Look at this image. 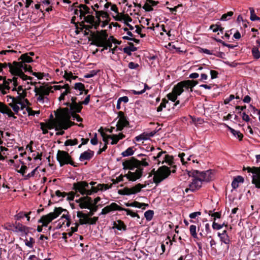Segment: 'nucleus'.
<instances>
[{
	"instance_id": "obj_1",
	"label": "nucleus",
	"mask_w": 260,
	"mask_h": 260,
	"mask_svg": "<svg viewBox=\"0 0 260 260\" xmlns=\"http://www.w3.org/2000/svg\"><path fill=\"white\" fill-rule=\"evenodd\" d=\"M31 79L23 80L20 76L14 75L12 79H9L8 81L9 84L11 83L14 88L12 91H16L18 95L16 97L10 95L7 96V102L8 105L12 108L15 114H18L20 110H23L29 104L27 99H25L26 95V92L22 88V86L20 85L17 88V86L20 84V81H26L27 84L31 82Z\"/></svg>"
},
{
	"instance_id": "obj_2",
	"label": "nucleus",
	"mask_w": 260,
	"mask_h": 260,
	"mask_svg": "<svg viewBox=\"0 0 260 260\" xmlns=\"http://www.w3.org/2000/svg\"><path fill=\"white\" fill-rule=\"evenodd\" d=\"M76 113L78 112L71 110L70 107V109L68 108H64L57 110L56 113V127L60 129H68L75 125V122L71 121V117L74 120L82 121V118Z\"/></svg>"
},
{
	"instance_id": "obj_3",
	"label": "nucleus",
	"mask_w": 260,
	"mask_h": 260,
	"mask_svg": "<svg viewBox=\"0 0 260 260\" xmlns=\"http://www.w3.org/2000/svg\"><path fill=\"white\" fill-rule=\"evenodd\" d=\"M189 177H192L191 182L189 184L188 187L185 189L186 192L188 191H194L199 189L202 186L203 182H208L211 180L213 175L211 170L206 171H199L196 170L186 171Z\"/></svg>"
},
{
	"instance_id": "obj_4",
	"label": "nucleus",
	"mask_w": 260,
	"mask_h": 260,
	"mask_svg": "<svg viewBox=\"0 0 260 260\" xmlns=\"http://www.w3.org/2000/svg\"><path fill=\"white\" fill-rule=\"evenodd\" d=\"M19 59L21 61L19 62L14 61L13 64L9 63V68L10 72L13 75L18 76L23 80L31 79V77H28L23 73L25 72H31V67L27 65L26 63H30L32 61L31 57L28 55V53L21 55Z\"/></svg>"
},
{
	"instance_id": "obj_5",
	"label": "nucleus",
	"mask_w": 260,
	"mask_h": 260,
	"mask_svg": "<svg viewBox=\"0 0 260 260\" xmlns=\"http://www.w3.org/2000/svg\"><path fill=\"white\" fill-rule=\"evenodd\" d=\"M93 11L85 5L81 4L78 8L75 10V14L79 16L80 26L82 29H85V34H88L86 31H91V25L94 20V16L92 15Z\"/></svg>"
},
{
	"instance_id": "obj_6",
	"label": "nucleus",
	"mask_w": 260,
	"mask_h": 260,
	"mask_svg": "<svg viewBox=\"0 0 260 260\" xmlns=\"http://www.w3.org/2000/svg\"><path fill=\"white\" fill-rule=\"evenodd\" d=\"M73 189L82 196H90L99 190H107L109 188L107 184H98L96 187H90L86 181H79L73 184Z\"/></svg>"
},
{
	"instance_id": "obj_7",
	"label": "nucleus",
	"mask_w": 260,
	"mask_h": 260,
	"mask_svg": "<svg viewBox=\"0 0 260 260\" xmlns=\"http://www.w3.org/2000/svg\"><path fill=\"white\" fill-rule=\"evenodd\" d=\"M93 42L96 46L103 47L102 51L107 50L108 48H111L112 43L119 44V42L113 36H110L108 38V35L106 30L97 31L96 34L93 37Z\"/></svg>"
},
{
	"instance_id": "obj_8",
	"label": "nucleus",
	"mask_w": 260,
	"mask_h": 260,
	"mask_svg": "<svg viewBox=\"0 0 260 260\" xmlns=\"http://www.w3.org/2000/svg\"><path fill=\"white\" fill-rule=\"evenodd\" d=\"M51 88L48 86L41 85L36 86L34 89L35 98L38 103L43 104H48L49 100L48 97L51 92Z\"/></svg>"
},
{
	"instance_id": "obj_9",
	"label": "nucleus",
	"mask_w": 260,
	"mask_h": 260,
	"mask_svg": "<svg viewBox=\"0 0 260 260\" xmlns=\"http://www.w3.org/2000/svg\"><path fill=\"white\" fill-rule=\"evenodd\" d=\"M151 160L154 161V162L157 165L166 164L169 166H173L174 168L172 172H175V166L174 165V158L172 155L167 154L166 151H159L156 156H153L151 157Z\"/></svg>"
},
{
	"instance_id": "obj_10",
	"label": "nucleus",
	"mask_w": 260,
	"mask_h": 260,
	"mask_svg": "<svg viewBox=\"0 0 260 260\" xmlns=\"http://www.w3.org/2000/svg\"><path fill=\"white\" fill-rule=\"evenodd\" d=\"M150 161V159L149 157L142 158L141 160H138L134 157H132L123 161L122 165L124 169L134 170L137 167L142 168V166H149Z\"/></svg>"
},
{
	"instance_id": "obj_11",
	"label": "nucleus",
	"mask_w": 260,
	"mask_h": 260,
	"mask_svg": "<svg viewBox=\"0 0 260 260\" xmlns=\"http://www.w3.org/2000/svg\"><path fill=\"white\" fill-rule=\"evenodd\" d=\"M171 172L170 168L167 166H163L159 167L156 171L154 169L152 171L153 176V181L155 184H158L167 178Z\"/></svg>"
},
{
	"instance_id": "obj_12",
	"label": "nucleus",
	"mask_w": 260,
	"mask_h": 260,
	"mask_svg": "<svg viewBox=\"0 0 260 260\" xmlns=\"http://www.w3.org/2000/svg\"><path fill=\"white\" fill-rule=\"evenodd\" d=\"M62 210L63 209L60 207L55 208L53 212L42 216L38 222L42 223V226H47L50 222L61 214Z\"/></svg>"
},
{
	"instance_id": "obj_13",
	"label": "nucleus",
	"mask_w": 260,
	"mask_h": 260,
	"mask_svg": "<svg viewBox=\"0 0 260 260\" xmlns=\"http://www.w3.org/2000/svg\"><path fill=\"white\" fill-rule=\"evenodd\" d=\"M77 98L76 97L72 96L71 98V101L66 102L63 104L64 105L69 106L71 110L74 111L80 112L82 108V105H87L90 101V95H88L86 97L84 100L81 102L77 103L76 101Z\"/></svg>"
},
{
	"instance_id": "obj_14",
	"label": "nucleus",
	"mask_w": 260,
	"mask_h": 260,
	"mask_svg": "<svg viewBox=\"0 0 260 260\" xmlns=\"http://www.w3.org/2000/svg\"><path fill=\"white\" fill-rule=\"evenodd\" d=\"M187 90L188 89L186 88L183 82L181 81L174 86L172 91L167 95V97L169 100L175 102L178 96L180 95L183 92Z\"/></svg>"
},
{
	"instance_id": "obj_15",
	"label": "nucleus",
	"mask_w": 260,
	"mask_h": 260,
	"mask_svg": "<svg viewBox=\"0 0 260 260\" xmlns=\"http://www.w3.org/2000/svg\"><path fill=\"white\" fill-rule=\"evenodd\" d=\"M102 20H110L109 14L105 11H96V15L95 16H94V20L91 25V29L93 28L97 29L100 26Z\"/></svg>"
},
{
	"instance_id": "obj_16",
	"label": "nucleus",
	"mask_w": 260,
	"mask_h": 260,
	"mask_svg": "<svg viewBox=\"0 0 260 260\" xmlns=\"http://www.w3.org/2000/svg\"><path fill=\"white\" fill-rule=\"evenodd\" d=\"M56 158L57 161L59 163L60 167L68 164H70L73 166H76L74 162L72 159L71 156L67 151L58 150L57 153Z\"/></svg>"
},
{
	"instance_id": "obj_17",
	"label": "nucleus",
	"mask_w": 260,
	"mask_h": 260,
	"mask_svg": "<svg viewBox=\"0 0 260 260\" xmlns=\"http://www.w3.org/2000/svg\"><path fill=\"white\" fill-rule=\"evenodd\" d=\"M145 186V185L138 183L131 188L125 187L122 189H119L118 193L120 195L130 196L140 192L141 189Z\"/></svg>"
},
{
	"instance_id": "obj_18",
	"label": "nucleus",
	"mask_w": 260,
	"mask_h": 260,
	"mask_svg": "<svg viewBox=\"0 0 260 260\" xmlns=\"http://www.w3.org/2000/svg\"><path fill=\"white\" fill-rule=\"evenodd\" d=\"M77 216L79 218V222L80 224H94L98 220V217H93L92 218L88 217V215L81 211L77 212Z\"/></svg>"
},
{
	"instance_id": "obj_19",
	"label": "nucleus",
	"mask_w": 260,
	"mask_h": 260,
	"mask_svg": "<svg viewBox=\"0 0 260 260\" xmlns=\"http://www.w3.org/2000/svg\"><path fill=\"white\" fill-rule=\"evenodd\" d=\"M246 170L248 172L253 174L252 183L255 185L256 187L260 188V167H248Z\"/></svg>"
},
{
	"instance_id": "obj_20",
	"label": "nucleus",
	"mask_w": 260,
	"mask_h": 260,
	"mask_svg": "<svg viewBox=\"0 0 260 260\" xmlns=\"http://www.w3.org/2000/svg\"><path fill=\"white\" fill-rule=\"evenodd\" d=\"M143 169L142 168H136L134 170H129L125 176L129 181H135L140 179L143 174Z\"/></svg>"
},
{
	"instance_id": "obj_21",
	"label": "nucleus",
	"mask_w": 260,
	"mask_h": 260,
	"mask_svg": "<svg viewBox=\"0 0 260 260\" xmlns=\"http://www.w3.org/2000/svg\"><path fill=\"white\" fill-rule=\"evenodd\" d=\"M118 120L116 123V131H121L124 127L129 125V122L127 118L125 116L124 113L120 111L118 114Z\"/></svg>"
},
{
	"instance_id": "obj_22",
	"label": "nucleus",
	"mask_w": 260,
	"mask_h": 260,
	"mask_svg": "<svg viewBox=\"0 0 260 260\" xmlns=\"http://www.w3.org/2000/svg\"><path fill=\"white\" fill-rule=\"evenodd\" d=\"M62 212H63V213L58 220V226L59 228L69 227L71 224L70 216L66 210L63 209Z\"/></svg>"
},
{
	"instance_id": "obj_23",
	"label": "nucleus",
	"mask_w": 260,
	"mask_h": 260,
	"mask_svg": "<svg viewBox=\"0 0 260 260\" xmlns=\"http://www.w3.org/2000/svg\"><path fill=\"white\" fill-rule=\"evenodd\" d=\"M76 202L79 204V206L81 209H87L90 207L93 202V200L91 198L86 196L85 197H81L78 200H76Z\"/></svg>"
},
{
	"instance_id": "obj_24",
	"label": "nucleus",
	"mask_w": 260,
	"mask_h": 260,
	"mask_svg": "<svg viewBox=\"0 0 260 260\" xmlns=\"http://www.w3.org/2000/svg\"><path fill=\"white\" fill-rule=\"evenodd\" d=\"M121 209H122V208L116 203H112L110 205L106 206L102 210L100 215H105L116 210L121 211Z\"/></svg>"
},
{
	"instance_id": "obj_25",
	"label": "nucleus",
	"mask_w": 260,
	"mask_h": 260,
	"mask_svg": "<svg viewBox=\"0 0 260 260\" xmlns=\"http://www.w3.org/2000/svg\"><path fill=\"white\" fill-rule=\"evenodd\" d=\"M218 236L219 237L220 241L227 245V248H229L231 240L227 234L226 231H223L222 233H218Z\"/></svg>"
},
{
	"instance_id": "obj_26",
	"label": "nucleus",
	"mask_w": 260,
	"mask_h": 260,
	"mask_svg": "<svg viewBox=\"0 0 260 260\" xmlns=\"http://www.w3.org/2000/svg\"><path fill=\"white\" fill-rule=\"evenodd\" d=\"M0 112L2 113L6 114L9 117H13L14 118H16L14 116V113L12 111L11 109L3 103L0 106Z\"/></svg>"
},
{
	"instance_id": "obj_27",
	"label": "nucleus",
	"mask_w": 260,
	"mask_h": 260,
	"mask_svg": "<svg viewBox=\"0 0 260 260\" xmlns=\"http://www.w3.org/2000/svg\"><path fill=\"white\" fill-rule=\"evenodd\" d=\"M125 205L126 207H133L138 208H142L143 209H145L146 207L148 206L147 204L139 203L137 201H134L132 203H126Z\"/></svg>"
},
{
	"instance_id": "obj_28",
	"label": "nucleus",
	"mask_w": 260,
	"mask_h": 260,
	"mask_svg": "<svg viewBox=\"0 0 260 260\" xmlns=\"http://www.w3.org/2000/svg\"><path fill=\"white\" fill-rule=\"evenodd\" d=\"M93 155H94V152L92 151H91L90 150H88L86 151L81 154L80 157H79V159L81 161L89 160L92 157Z\"/></svg>"
},
{
	"instance_id": "obj_29",
	"label": "nucleus",
	"mask_w": 260,
	"mask_h": 260,
	"mask_svg": "<svg viewBox=\"0 0 260 260\" xmlns=\"http://www.w3.org/2000/svg\"><path fill=\"white\" fill-rule=\"evenodd\" d=\"M14 232H20L22 233H27L28 232V228L19 222H16L15 223V229L14 230Z\"/></svg>"
},
{
	"instance_id": "obj_30",
	"label": "nucleus",
	"mask_w": 260,
	"mask_h": 260,
	"mask_svg": "<svg viewBox=\"0 0 260 260\" xmlns=\"http://www.w3.org/2000/svg\"><path fill=\"white\" fill-rule=\"evenodd\" d=\"M244 182V178L241 176H238L234 178L232 182V186L234 189H236L239 186L240 183H242Z\"/></svg>"
},
{
	"instance_id": "obj_31",
	"label": "nucleus",
	"mask_w": 260,
	"mask_h": 260,
	"mask_svg": "<svg viewBox=\"0 0 260 260\" xmlns=\"http://www.w3.org/2000/svg\"><path fill=\"white\" fill-rule=\"evenodd\" d=\"M113 228L116 229L119 231H125L126 229V226L125 225V224L122 221L120 220H118L114 222Z\"/></svg>"
},
{
	"instance_id": "obj_32",
	"label": "nucleus",
	"mask_w": 260,
	"mask_h": 260,
	"mask_svg": "<svg viewBox=\"0 0 260 260\" xmlns=\"http://www.w3.org/2000/svg\"><path fill=\"white\" fill-rule=\"evenodd\" d=\"M61 92L60 96L58 98V100L61 102L65 100V96L71 92V88L69 84H67L66 88H64Z\"/></svg>"
},
{
	"instance_id": "obj_33",
	"label": "nucleus",
	"mask_w": 260,
	"mask_h": 260,
	"mask_svg": "<svg viewBox=\"0 0 260 260\" xmlns=\"http://www.w3.org/2000/svg\"><path fill=\"white\" fill-rule=\"evenodd\" d=\"M184 84H185L186 88L188 90L190 89V92L192 91V88L195 86L197 84L198 82L197 81L194 80H185L183 81Z\"/></svg>"
},
{
	"instance_id": "obj_34",
	"label": "nucleus",
	"mask_w": 260,
	"mask_h": 260,
	"mask_svg": "<svg viewBox=\"0 0 260 260\" xmlns=\"http://www.w3.org/2000/svg\"><path fill=\"white\" fill-rule=\"evenodd\" d=\"M10 88L9 83L6 81H4L3 84H0V91L3 94H6L7 91L9 90Z\"/></svg>"
},
{
	"instance_id": "obj_35",
	"label": "nucleus",
	"mask_w": 260,
	"mask_h": 260,
	"mask_svg": "<svg viewBox=\"0 0 260 260\" xmlns=\"http://www.w3.org/2000/svg\"><path fill=\"white\" fill-rule=\"evenodd\" d=\"M189 232L191 236L194 238L200 239L197 233V226L195 225H191L189 226Z\"/></svg>"
},
{
	"instance_id": "obj_36",
	"label": "nucleus",
	"mask_w": 260,
	"mask_h": 260,
	"mask_svg": "<svg viewBox=\"0 0 260 260\" xmlns=\"http://www.w3.org/2000/svg\"><path fill=\"white\" fill-rule=\"evenodd\" d=\"M210 29H212L213 32H217L219 31L220 32H222L224 28L221 26V24L219 23H217L216 24H212L210 26Z\"/></svg>"
},
{
	"instance_id": "obj_37",
	"label": "nucleus",
	"mask_w": 260,
	"mask_h": 260,
	"mask_svg": "<svg viewBox=\"0 0 260 260\" xmlns=\"http://www.w3.org/2000/svg\"><path fill=\"white\" fill-rule=\"evenodd\" d=\"M228 129L230 130L231 133L236 137L238 138L239 140H241L243 138V135L238 131H236L232 127L228 126Z\"/></svg>"
},
{
	"instance_id": "obj_38",
	"label": "nucleus",
	"mask_w": 260,
	"mask_h": 260,
	"mask_svg": "<svg viewBox=\"0 0 260 260\" xmlns=\"http://www.w3.org/2000/svg\"><path fill=\"white\" fill-rule=\"evenodd\" d=\"M137 48L135 47L133 45L124 47L123 48V52L125 53H126L128 55H131L132 52H134L136 51Z\"/></svg>"
},
{
	"instance_id": "obj_39",
	"label": "nucleus",
	"mask_w": 260,
	"mask_h": 260,
	"mask_svg": "<svg viewBox=\"0 0 260 260\" xmlns=\"http://www.w3.org/2000/svg\"><path fill=\"white\" fill-rule=\"evenodd\" d=\"M63 76L67 81L70 82H71L72 80H75L77 78V76H74L72 72H68L67 71L64 72Z\"/></svg>"
},
{
	"instance_id": "obj_40",
	"label": "nucleus",
	"mask_w": 260,
	"mask_h": 260,
	"mask_svg": "<svg viewBox=\"0 0 260 260\" xmlns=\"http://www.w3.org/2000/svg\"><path fill=\"white\" fill-rule=\"evenodd\" d=\"M198 231L199 233V236L201 237H205L206 236L205 232L204 223H200L198 224Z\"/></svg>"
},
{
	"instance_id": "obj_41",
	"label": "nucleus",
	"mask_w": 260,
	"mask_h": 260,
	"mask_svg": "<svg viewBox=\"0 0 260 260\" xmlns=\"http://www.w3.org/2000/svg\"><path fill=\"white\" fill-rule=\"evenodd\" d=\"M26 246L30 248L34 247V244L35 242V239L32 237H29L28 239L26 238L24 240Z\"/></svg>"
},
{
	"instance_id": "obj_42",
	"label": "nucleus",
	"mask_w": 260,
	"mask_h": 260,
	"mask_svg": "<svg viewBox=\"0 0 260 260\" xmlns=\"http://www.w3.org/2000/svg\"><path fill=\"white\" fill-rule=\"evenodd\" d=\"M121 211H125L127 215H129L132 217H137L138 218H140L139 215L137 213L133 212V211H132L130 209L122 208V209H121Z\"/></svg>"
},
{
	"instance_id": "obj_43",
	"label": "nucleus",
	"mask_w": 260,
	"mask_h": 260,
	"mask_svg": "<svg viewBox=\"0 0 260 260\" xmlns=\"http://www.w3.org/2000/svg\"><path fill=\"white\" fill-rule=\"evenodd\" d=\"M249 10L250 13V19L251 21H254L256 20H260V18L256 15L254 10L253 8H250Z\"/></svg>"
},
{
	"instance_id": "obj_44",
	"label": "nucleus",
	"mask_w": 260,
	"mask_h": 260,
	"mask_svg": "<svg viewBox=\"0 0 260 260\" xmlns=\"http://www.w3.org/2000/svg\"><path fill=\"white\" fill-rule=\"evenodd\" d=\"M135 140L137 142H140L143 140H146L149 139V136L148 134L143 133L135 137Z\"/></svg>"
},
{
	"instance_id": "obj_45",
	"label": "nucleus",
	"mask_w": 260,
	"mask_h": 260,
	"mask_svg": "<svg viewBox=\"0 0 260 260\" xmlns=\"http://www.w3.org/2000/svg\"><path fill=\"white\" fill-rule=\"evenodd\" d=\"M234 13L232 11H230L226 14H224L222 15L220 20L221 21H228L230 20L231 17L233 15Z\"/></svg>"
},
{
	"instance_id": "obj_46",
	"label": "nucleus",
	"mask_w": 260,
	"mask_h": 260,
	"mask_svg": "<svg viewBox=\"0 0 260 260\" xmlns=\"http://www.w3.org/2000/svg\"><path fill=\"white\" fill-rule=\"evenodd\" d=\"M252 54L255 59H258L260 57V52L257 47H253L251 50Z\"/></svg>"
},
{
	"instance_id": "obj_47",
	"label": "nucleus",
	"mask_w": 260,
	"mask_h": 260,
	"mask_svg": "<svg viewBox=\"0 0 260 260\" xmlns=\"http://www.w3.org/2000/svg\"><path fill=\"white\" fill-rule=\"evenodd\" d=\"M78 143V140L77 139H69L66 141L64 142V145L68 146H74Z\"/></svg>"
},
{
	"instance_id": "obj_48",
	"label": "nucleus",
	"mask_w": 260,
	"mask_h": 260,
	"mask_svg": "<svg viewBox=\"0 0 260 260\" xmlns=\"http://www.w3.org/2000/svg\"><path fill=\"white\" fill-rule=\"evenodd\" d=\"M154 212L152 210H149L144 213V216L147 220L150 221L153 216Z\"/></svg>"
},
{
	"instance_id": "obj_49",
	"label": "nucleus",
	"mask_w": 260,
	"mask_h": 260,
	"mask_svg": "<svg viewBox=\"0 0 260 260\" xmlns=\"http://www.w3.org/2000/svg\"><path fill=\"white\" fill-rule=\"evenodd\" d=\"M74 88L76 90H79L80 91V94H82V91L85 90V86L84 84L80 82L75 83Z\"/></svg>"
},
{
	"instance_id": "obj_50",
	"label": "nucleus",
	"mask_w": 260,
	"mask_h": 260,
	"mask_svg": "<svg viewBox=\"0 0 260 260\" xmlns=\"http://www.w3.org/2000/svg\"><path fill=\"white\" fill-rule=\"evenodd\" d=\"M132 147H128L126 150L122 152V155L124 157L132 155L134 154Z\"/></svg>"
},
{
	"instance_id": "obj_51",
	"label": "nucleus",
	"mask_w": 260,
	"mask_h": 260,
	"mask_svg": "<svg viewBox=\"0 0 260 260\" xmlns=\"http://www.w3.org/2000/svg\"><path fill=\"white\" fill-rule=\"evenodd\" d=\"M39 167H36L35 169H34L30 173H28L27 175L24 176V179H28L30 177H32L35 176V175L39 173L38 171V169Z\"/></svg>"
},
{
	"instance_id": "obj_52",
	"label": "nucleus",
	"mask_w": 260,
	"mask_h": 260,
	"mask_svg": "<svg viewBox=\"0 0 260 260\" xmlns=\"http://www.w3.org/2000/svg\"><path fill=\"white\" fill-rule=\"evenodd\" d=\"M67 84H64L62 85H54L53 86H49V87H51V89L53 88L55 90H60V91H62V90H63L64 88H66Z\"/></svg>"
},
{
	"instance_id": "obj_53",
	"label": "nucleus",
	"mask_w": 260,
	"mask_h": 260,
	"mask_svg": "<svg viewBox=\"0 0 260 260\" xmlns=\"http://www.w3.org/2000/svg\"><path fill=\"white\" fill-rule=\"evenodd\" d=\"M168 103V101L166 99H163L160 105L157 108V112H160L162 109L166 107V104Z\"/></svg>"
},
{
	"instance_id": "obj_54",
	"label": "nucleus",
	"mask_w": 260,
	"mask_h": 260,
	"mask_svg": "<svg viewBox=\"0 0 260 260\" xmlns=\"http://www.w3.org/2000/svg\"><path fill=\"white\" fill-rule=\"evenodd\" d=\"M127 36H124V37H123V39H124V40H133V41H134V42H135L136 43H138L139 42V40H137L136 39H132V38L129 37H133V34H132V32L127 31Z\"/></svg>"
},
{
	"instance_id": "obj_55",
	"label": "nucleus",
	"mask_w": 260,
	"mask_h": 260,
	"mask_svg": "<svg viewBox=\"0 0 260 260\" xmlns=\"http://www.w3.org/2000/svg\"><path fill=\"white\" fill-rule=\"evenodd\" d=\"M26 110L29 116H35L36 114H40V111H34L28 107L26 108Z\"/></svg>"
},
{
	"instance_id": "obj_56",
	"label": "nucleus",
	"mask_w": 260,
	"mask_h": 260,
	"mask_svg": "<svg viewBox=\"0 0 260 260\" xmlns=\"http://www.w3.org/2000/svg\"><path fill=\"white\" fill-rule=\"evenodd\" d=\"M125 176V175H120L118 177H116V179H113L112 181L114 184H116L119 182L123 181V178Z\"/></svg>"
},
{
	"instance_id": "obj_57",
	"label": "nucleus",
	"mask_w": 260,
	"mask_h": 260,
	"mask_svg": "<svg viewBox=\"0 0 260 260\" xmlns=\"http://www.w3.org/2000/svg\"><path fill=\"white\" fill-rule=\"evenodd\" d=\"M55 195L59 197V198H64L65 197L67 196V193L64 192H61L60 190H57L56 191H55Z\"/></svg>"
},
{
	"instance_id": "obj_58",
	"label": "nucleus",
	"mask_w": 260,
	"mask_h": 260,
	"mask_svg": "<svg viewBox=\"0 0 260 260\" xmlns=\"http://www.w3.org/2000/svg\"><path fill=\"white\" fill-rule=\"evenodd\" d=\"M41 129L43 132V134H46L48 133V126L44 123H41Z\"/></svg>"
},
{
	"instance_id": "obj_59",
	"label": "nucleus",
	"mask_w": 260,
	"mask_h": 260,
	"mask_svg": "<svg viewBox=\"0 0 260 260\" xmlns=\"http://www.w3.org/2000/svg\"><path fill=\"white\" fill-rule=\"evenodd\" d=\"M223 225H224V224H219L215 222V221H214L212 224V228L214 230H218L221 229L223 226Z\"/></svg>"
},
{
	"instance_id": "obj_60",
	"label": "nucleus",
	"mask_w": 260,
	"mask_h": 260,
	"mask_svg": "<svg viewBox=\"0 0 260 260\" xmlns=\"http://www.w3.org/2000/svg\"><path fill=\"white\" fill-rule=\"evenodd\" d=\"M5 229L7 230H10L14 232V230L15 229V224L11 223H7L5 225Z\"/></svg>"
},
{
	"instance_id": "obj_61",
	"label": "nucleus",
	"mask_w": 260,
	"mask_h": 260,
	"mask_svg": "<svg viewBox=\"0 0 260 260\" xmlns=\"http://www.w3.org/2000/svg\"><path fill=\"white\" fill-rule=\"evenodd\" d=\"M101 135L103 137V140L105 142V144H108V140L110 139L111 135H107L104 133H101Z\"/></svg>"
},
{
	"instance_id": "obj_62",
	"label": "nucleus",
	"mask_w": 260,
	"mask_h": 260,
	"mask_svg": "<svg viewBox=\"0 0 260 260\" xmlns=\"http://www.w3.org/2000/svg\"><path fill=\"white\" fill-rule=\"evenodd\" d=\"M143 8L146 11H151L153 10L152 7L148 4L147 1Z\"/></svg>"
},
{
	"instance_id": "obj_63",
	"label": "nucleus",
	"mask_w": 260,
	"mask_h": 260,
	"mask_svg": "<svg viewBox=\"0 0 260 260\" xmlns=\"http://www.w3.org/2000/svg\"><path fill=\"white\" fill-rule=\"evenodd\" d=\"M25 213L23 212H20L15 216L16 220H19L24 217Z\"/></svg>"
},
{
	"instance_id": "obj_64",
	"label": "nucleus",
	"mask_w": 260,
	"mask_h": 260,
	"mask_svg": "<svg viewBox=\"0 0 260 260\" xmlns=\"http://www.w3.org/2000/svg\"><path fill=\"white\" fill-rule=\"evenodd\" d=\"M139 66L138 63L134 62H130L128 65V68L131 69H136Z\"/></svg>"
}]
</instances>
